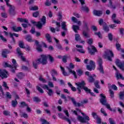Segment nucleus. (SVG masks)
I'll return each instance as SVG.
<instances>
[{
    "mask_svg": "<svg viewBox=\"0 0 124 124\" xmlns=\"http://www.w3.org/2000/svg\"><path fill=\"white\" fill-rule=\"evenodd\" d=\"M93 13L95 16H100V15L102 14V12L100 11L94 10L93 12Z\"/></svg>",
    "mask_w": 124,
    "mask_h": 124,
    "instance_id": "nucleus-26",
    "label": "nucleus"
},
{
    "mask_svg": "<svg viewBox=\"0 0 124 124\" xmlns=\"http://www.w3.org/2000/svg\"><path fill=\"white\" fill-rule=\"evenodd\" d=\"M109 122L110 124H116L115 121H114L112 118L109 119Z\"/></svg>",
    "mask_w": 124,
    "mask_h": 124,
    "instance_id": "nucleus-55",
    "label": "nucleus"
},
{
    "mask_svg": "<svg viewBox=\"0 0 124 124\" xmlns=\"http://www.w3.org/2000/svg\"><path fill=\"white\" fill-rule=\"evenodd\" d=\"M17 77L18 78H22V77H23V74L22 73H19L18 74H17Z\"/></svg>",
    "mask_w": 124,
    "mask_h": 124,
    "instance_id": "nucleus-64",
    "label": "nucleus"
},
{
    "mask_svg": "<svg viewBox=\"0 0 124 124\" xmlns=\"http://www.w3.org/2000/svg\"><path fill=\"white\" fill-rule=\"evenodd\" d=\"M89 53L91 54V55H94L95 52H97L96 48L94 47L93 46H89L88 48Z\"/></svg>",
    "mask_w": 124,
    "mask_h": 124,
    "instance_id": "nucleus-15",
    "label": "nucleus"
},
{
    "mask_svg": "<svg viewBox=\"0 0 124 124\" xmlns=\"http://www.w3.org/2000/svg\"><path fill=\"white\" fill-rule=\"evenodd\" d=\"M33 101H34L35 102H40V99L35 97L33 98Z\"/></svg>",
    "mask_w": 124,
    "mask_h": 124,
    "instance_id": "nucleus-52",
    "label": "nucleus"
},
{
    "mask_svg": "<svg viewBox=\"0 0 124 124\" xmlns=\"http://www.w3.org/2000/svg\"><path fill=\"white\" fill-rule=\"evenodd\" d=\"M38 15H39V12H36L33 13V17H34L35 18H37Z\"/></svg>",
    "mask_w": 124,
    "mask_h": 124,
    "instance_id": "nucleus-48",
    "label": "nucleus"
},
{
    "mask_svg": "<svg viewBox=\"0 0 124 124\" xmlns=\"http://www.w3.org/2000/svg\"><path fill=\"white\" fill-rule=\"evenodd\" d=\"M104 59H106L109 62H112V58H114V53L110 50H106L103 55Z\"/></svg>",
    "mask_w": 124,
    "mask_h": 124,
    "instance_id": "nucleus-8",
    "label": "nucleus"
},
{
    "mask_svg": "<svg viewBox=\"0 0 124 124\" xmlns=\"http://www.w3.org/2000/svg\"><path fill=\"white\" fill-rule=\"evenodd\" d=\"M68 98H69V99H71V100H72L75 106H77V107H80V106H81V104L79 103H76L74 98L71 97L70 96H68Z\"/></svg>",
    "mask_w": 124,
    "mask_h": 124,
    "instance_id": "nucleus-20",
    "label": "nucleus"
},
{
    "mask_svg": "<svg viewBox=\"0 0 124 124\" xmlns=\"http://www.w3.org/2000/svg\"><path fill=\"white\" fill-rule=\"evenodd\" d=\"M75 66L72 63H70L69 65V67H67V68L69 71V73H71V74H73L74 75L75 78L76 79L77 78V75H76V72L74 70H72L71 69L74 68ZM71 68V69H70Z\"/></svg>",
    "mask_w": 124,
    "mask_h": 124,
    "instance_id": "nucleus-11",
    "label": "nucleus"
},
{
    "mask_svg": "<svg viewBox=\"0 0 124 124\" xmlns=\"http://www.w3.org/2000/svg\"><path fill=\"white\" fill-rule=\"evenodd\" d=\"M78 120L80 123H87V121H90V117L86 115L84 116V118H83L82 116H78Z\"/></svg>",
    "mask_w": 124,
    "mask_h": 124,
    "instance_id": "nucleus-13",
    "label": "nucleus"
},
{
    "mask_svg": "<svg viewBox=\"0 0 124 124\" xmlns=\"http://www.w3.org/2000/svg\"><path fill=\"white\" fill-rule=\"evenodd\" d=\"M67 58H68V56H63L62 58V62H66V60H67Z\"/></svg>",
    "mask_w": 124,
    "mask_h": 124,
    "instance_id": "nucleus-59",
    "label": "nucleus"
},
{
    "mask_svg": "<svg viewBox=\"0 0 124 124\" xmlns=\"http://www.w3.org/2000/svg\"><path fill=\"white\" fill-rule=\"evenodd\" d=\"M18 21L19 22H22L23 23H26L27 24L29 23V20L27 19L18 18Z\"/></svg>",
    "mask_w": 124,
    "mask_h": 124,
    "instance_id": "nucleus-34",
    "label": "nucleus"
},
{
    "mask_svg": "<svg viewBox=\"0 0 124 124\" xmlns=\"http://www.w3.org/2000/svg\"><path fill=\"white\" fill-rule=\"evenodd\" d=\"M7 54H9V50L7 49H3L2 51V56L3 58H6Z\"/></svg>",
    "mask_w": 124,
    "mask_h": 124,
    "instance_id": "nucleus-21",
    "label": "nucleus"
},
{
    "mask_svg": "<svg viewBox=\"0 0 124 124\" xmlns=\"http://www.w3.org/2000/svg\"><path fill=\"white\" fill-rule=\"evenodd\" d=\"M39 80H40V81H41V82H43V83H46L47 82V81H46V79H44L42 77H40Z\"/></svg>",
    "mask_w": 124,
    "mask_h": 124,
    "instance_id": "nucleus-54",
    "label": "nucleus"
},
{
    "mask_svg": "<svg viewBox=\"0 0 124 124\" xmlns=\"http://www.w3.org/2000/svg\"><path fill=\"white\" fill-rule=\"evenodd\" d=\"M75 84L76 85V86H77V89L78 92V93H81V89H83V90H84V91H85L86 93H91V95H93V96H95L94 93L91 92V90L89 89L88 87L85 86H86V83H85V81H82L81 82L76 83Z\"/></svg>",
    "mask_w": 124,
    "mask_h": 124,
    "instance_id": "nucleus-2",
    "label": "nucleus"
},
{
    "mask_svg": "<svg viewBox=\"0 0 124 124\" xmlns=\"http://www.w3.org/2000/svg\"><path fill=\"white\" fill-rule=\"evenodd\" d=\"M12 30H13V31H22V28L16 27V26H14L12 27Z\"/></svg>",
    "mask_w": 124,
    "mask_h": 124,
    "instance_id": "nucleus-23",
    "label": "nucleus"
},
{
    "mask_svg": "<svg viewBox=\"0 0 124 124\" xmlns=\"http://www.w3.org/2000/svg\"><path fill=\"white\" fill-rule=\"evenodd\" d=\"M108 38L109 40H110V41H112V40H113V34H112V33H108Z\"/></svg>",
    "mask_w": 124,
    "mask_h": 124,
    "instance_id": "nucleus-44",
    "label": "nucleus"
},
{
    "mask_svg": "<svg viewBox=\"0 0 124 124\" xmlns=\"http://www.w3.org/2000/svg\"><path fill=\"white\" fill-rule=\"evenodd\" d=\"M83 35L85 36V37L86 38H90L91 37V36L90 35V34L87 33V31H89V23L88 22L86 21H83Z\"/></svg>",
    "mask_w": 124,
    "mask_h": 124,
    "instance_id": "nucleus-7",
    "label": "nucleus"
},
{
    "mask_svg": "<svg viewBox=\"0 0 124 124\" xmlns=\"http://www.w3.org/2000/svg\"><path fill=\"white\" fill-rule=\"evenodd\" d=\"M6 4H7V6L10 8V13L12 15H14L15 14V7L11 5L10 4H9V0H4Z\"/></svg>",
    "mask_w": 124,
    "mask_h": 124,
    "instance_id": "nucleus-12",
    "label": "nucleus"
},
{
    "mask_svg": "<svg viewBox=\"0 0 124 124\" xmlns=\"http://www.w3.org/2000/svg\"><path fill=\"white\" fill-rule=\"evenodd\" d=\"M41 124H50L48 121L44 119H41Z\"/></svg>",
    "mask_w": 124,
    "mask_h": 124,
    "instance_id": "nucleus-38",
    "label": "nucleus"
},
{
    "mask_svg": "<svg viewBox=\"0 0 124 124\" xmlns=\"http://www.w3.org/2000/svg\"><path fill=\"white\" fill-rule=\"evenodd\" d=\"M46 38L47 41L49 43L52 42V40L51 39V36H50V34L47 33L46 34Z\"/></svg>",
    "mask_w": 124,
    "mask_h": 124,
    "instance_id": "nucleus-32",
    "label": "nucleus"
},
{
    "mask_svg": "<svg viewBox=\"0 0 124 124\" xmlns=\"http://www.w3.org/2000/svg\"><path fill=\"white\" fill-rule=\"evenodd\" d=\"M31 23L34 26H36L38 29H42L43 25H45V24H46V17L45 16H43L41 19V21L38 22V23L35 22L34 20H31Z\"/></svg>",
    "mask_w": 124,
    "mask_h": 124,
    "instance_id": "nucleus-5",
    "label": "nucleus"
},
{
    "mask_svg": "<svg viewBox=\"0 0 124 124\" xmlns=\"http://www.w3.org/2000/svg\"><path fill=\"white\" fill-rule=\"evenodd\" d=\"M51 73L52 76L58 75V72H57V71L55 69L51 70Z\"/></svg>",
    "mask_w": 124,
    "mask_h": 124,
    "instance_id": "nucleus-35",
    "label": "nucleus"
},
{
    "mask_svg": "<svg viewBox=\"0 0 124 124\" xmlns=\"http://www.w3.org/2000/svg\"><path fill=\"white\" fill-rule=\"evenodd\" d=\"M119 98L122 100H124V90L119 93Z\"/></svg>",
    "mask_w": 124,
    "mask_h": 124,
    "instance_id": "nucleus-30",
    "label": "nucleus"
},
{
    "mask_svg": "<svg viewBox=\"0 0 124 124\" xmlns=\"http://www.w3.org/2000/svg\"><path fill=\"white\" fill-rule=\"evenodd\" d=\"M92 115L94 119H95L96 120L98 118V116H97V114L95 112H92Z\"/></svg>",
    "mask_w": 124,
    "mask_h": 124,
    "instance_id": "nucleus-46",
    "label": "nucleus"
},
{
    "mask_svg": "<svg viewBox=\"0 0 124 124\" xmlns=\"http://www.w3.org/2000/svg\"><path fill=\"white\" fill-rule=\"evenodd\" d=\"M94 85H95L96 88L99 89V85H98V81H95Z\"/></svg>",
    "mask_w": 124,
    "mask_h": 124,
    "instance_id": "nucleus-63",
    "label": "nucleus"
},
{
    "mask_svg": "<svg viewBox=\"0 0 124 124\" xmlns=\"http://www.w3.org/2000/svg\"><path fill=\"white\" fill-rule=\"evenodd\" d=\"M30 10H33V11L38 10V7L37 6L31 7L30 8Z\"/></svg>",
    "mask_w": 124,
    "mask_h": 124,
    "instance_id": "nucleus-43",
    "label": "nucleus"
},
{
    "mask_svg": "<svg viewBox=\"0 0 124 124\" xmlns=\"http://www.w3.org/2000/svg\"><path fill=\"white\" fill-rule=\"evenodd\" d=\"M54 39L55 42H56V43L57 44V47H58V49H62V46H61V45L58 44L59 43V40H58L56 38H54Z\"/></svg>",
    "mask_w": 124,
    "mask_h": 124,
    "instance_id": "nucleus-31",
    "label": "nucleus"
},
{
    "mask_svg": "<svg viewBox=\"0 0 124 124\" xmlns=\"http://www.w3.org/2000/svg\"><path fill=\"white\" fill-rule=\"evenodd\" d=\"M97 62L99 65H102V59H101L100 58H99L97 60Z\"/></svg>",
    "mask_w": 124,
    "mask_h": 124,
    "instance_id": "nucleus-47",
    "label": "nucleus"
},
{
    "mask_svg": "<svg viewBox=\"0 0 124 124\" xmlns=\"http://www.w3.org/2000/svg\"><path fill=\"white\" fill-rule=\"evenodd\" d=\"M116 64L121 69V70H124V62H121L120 60L117 59L115 61Z\"/></svg>",
    "mask_w": 124,
    "mask_h": 124,
    "instance_id": "nucleus-14",
    "label": "nucleus"
},
{
    "mask_svg": "<svg viewBox=\"0 0 124 124\" xmlns=\"http://www.w3.org/2000/svg\"><path fill=\"white\" fill-rule=\"evenodd\" d=\"M101 113L104 115L105 117L107 116V113H106V112L105 111V109L103 108H101L100 110Z\"/></svg>",
    "mask_w": 124,
    "mask_h": 124,
    "instance_id": "nucleus-39",
    "label": "nucleus"
},
{
    "mask_svg": "<svg viewBox=\"0 0 124 124\" xmlns=\"http://www.w3.org/2000/svg\"><path fill=\"white\" fill-rule=\"evenodd\" d=\"M104 30L105 31H109V27L107 26V25H105L104 27Z\"/></svg>",
    "mask_w": 124,
    "mask_h": 124,
    "instance_id": "nucleus-61",
    "label": "nucleus"
},
{
    "mask_svg": "<svg viewBox=\"0 0 124 124\" xmlns=\"http://www.w3.org/2000/svg\"><path fill=\"white\" fill-rule=\"evenodd\" d=\"M8 76V72L6 71V70H0V77L2 78V79H4L5 78H7Z\"/></svg>",
    "mask_w": 124,
    "mask_h": 124,
    "instance_id": "nucleus-16",
    "label": "nucleus"
},
{
    "mask_svg": "<svg viewBox=\"0 0 124 124\" xmlns=\"http://www.w3.org/2000/svg\"><path fill=\"white\" fill-rule=\"evenodd\" d=\"M77 72L78 76H81V75H83V71H82L81 69H78L77 70Z\"/></svg>",
    "mask_w": 124,
    "mask_h": 124,
    "instance_id": "nucleus-42",
    "label": "nucleus"
},
{
    "mask_svg": "<svg viewBox=\"0 0 124 124\" xmlns=\"http://www.w3.org/2000/svg\"><path fill=\"white\" fill-rule=\"evenodd\" d=\"M60 68L64 76H68L70 75L69 73H68L67 72H65V71L64 70V68L62 66H61Z\"/></svg>",
    "mask_w": 124,
    "mask_h": 124,
    "instance_id": "nucleus-22",
    "label": "nucleus"
},
{
    "mask_svg": "<svg viewBox=\"0 0 124 124\" xmlns=\"http://www.w3.org/2000/svg\"><path fill=\"white\" fill-rule=\"evenodd\" d=\"M84 62L87 64L86 67L88 70L92 71V70H94L95 69V63L93 61H89L88 59H86L84 60Z\"/></svg>",
    "mask_w": 124,
    "mask_h": 124,
    "instance_id": "nucleus-3",
    "label": "nucleus"
},
{
    "mask_svg": "<svg viewBox=\"0 0 124 124\" xmlns=\"http://www.w3.org/2000/svg\"><path fill=\"white\" fill-rule=\"evenodd\" d=\"M26 39L28 42H33V40H32V39H31V36L30 35H28L26 37Z\"/></svg>",
    "mask_w": 124,
    "mask_h": 124,
    "instance_id": "nucleus-36",
    "label": "nucleus"
},
{
    "mask_svg": "<svg viewBox=\"0 0 124 124\" xmlns=\"http://www.w3.org/2000/svg\"><path fill=\"white\" fill-rule=\"evenodd\" d=\"M18 104V102H17V100H13L12 101V105L13 107H16V105Z\"/></svg>",
    "mask_w": 124,
    "mask_h": 124,
    "instance_id": "nucleus-41",
    "label": "nucleus"
},
{
    "mask_svg": "<svg viewBox=\"0 0 124 124\" xmlns=\"http://www.w3.org/2000/svg\"><path fill=\"white\" fill-rule=\"evenodd\" d=\"M79 2H80L81 8L80 9L81 11H84V12H89V8L86 5V0H78Z\"/></svg>",
    "mask_w": 124,
    "mask_h": 124,
    "instance_id": "nucleus-9",
    "label": "nucleus"
},
{
    "mask_svg": "<svg viewBox=\"0 0 124 124\" xmlns=\"http://www.w3.org/2000/svg\"><path fill=\"white\" fill-rule=\"evenodd\" d=\"M40 86L44 89V90H47V94L49 96H52L53 94H54V91L52 89L49 88V86L46 84H43L42 85H40Z\"/></svg>",
    "mask_w": 124,
    "mask_h": 124,
    "instance_id": "nucleus-10",
    "label": "nucleus"
},
{
    "mask_svg": "<svg viewBox=\"0 0 124 124\" xmlns=\"http://www.w3.org/2000/svg\"><path fill=\"white\" fill-rule=\"evenodd\" d=\"M9 35L11 36V37H12L14 42H15V40L14 39V38H13V36H16V37H18L19 36V34H16L15 33H9Z\"/></svg>",
    "mask_w": 124,
    "mask_h": 124,
    "instance_id": "nucleus-27",
    "label": "nucleus"
},
{
    "mask_svg": "<svg viewBox=\"0 0 124 124\" xmlns=\"http://www.w3.org/2000/svg\"><path fill=\"white\" fill-rule=\"evenodd\" d=\"M16 52L19 56H21V55H23V53L21 52V49L20 48L18 47L16 49Z\"/></svg>",
    "mask_w": 124,
    "mask_h": 124,
    "instance_id": "nucleus-45",
    "label": "nucleus"
},
{
    "mask_svg": "<svg viewBox=\"0 0 124 124\" xmlns=\"http://www.w3.org/2000/svg\"><path fill=\"white\" fill-rule=\"evenodd\" d=\"M96 77V76L95 75H93V76L89 77V78H88V81L90 82V83H92L94 81V79L93 78Z\"/></svg>",
    "mask_w": 124,
    "mask_h": 124,
    "instance_id": "nucleus-28",
    "label": "nucleus"
},
{
    "mask_svg": "<svg viewBox=\"0 0 124 124\" xmlns=\"http://www.w3.org/2000/svg\"><path fill=\"white\" fill-rule=\"evenodd\" d=\"M109 93H110V97L111 98H113V97H114V92H113V91L109 89Z\"/></svg>",
    "mask_w": 124,
    "mask_h": 124,
    "instance_id": "nucleus-53",
    "label": "nucleus"
},
{
    "mask_svg": "<svg viewBox=\"0 0 124 124\" xmlns=\"http://www.w3.org/2000/svg\"><path fill=\"white\" fill-rule=\"evenodd\" d=\"M56 25L57 26V28H56V31H60V28H61V24L60 22H56Z\"/></svg>",
    "mask_w": 124,
    "mask_h": 124,
    "instance_id": "nucleus-40",
    "label": "nucleus"
},
{
    "mask_svg": "<svg viewBox=\"0 0 124 124\" xmlns=\"http://www.w3.org/2000/svg\"><path fill=\"white\" fill-rule=\"evenodd\" d=\"M3 87H4L5 89H7L8 90L9 89L8 86H7V84L4 81L3 82Z\"/></svg>",
    "mask_w": 124,
    "mask_h": 124,
    "instance_id": "nucleus-60",
    "label": "nucleus"
},
{
    "mask_svg": "<svg viewBox=\"0 0 124 124\" xmlns=\"http://www.w3.org/2000/svg\"><path fill=\"white\" fill-rule=\"evenodd\" d=\"M27 106L28 105H27L24 102H22L20 103V107H24L25 106L27 107Z\"/></svg>",
    "mask_w": 124,
    "mask_h": 124,
    "instance_id": "nucleus-58",
    "label": "nucleus"
},
{
    "mask_svg": "<svg viewBox=\"0 0 124 124\" xmlns=\"http://www.w3.org/2000/svg\"><path fill=\"white\" fill-rule=\"evenodd\" d=\"M61 27L62 29V30H64V31H67V29L66 28V22L63 21L62 23Z\"/></svg>",
    "mask_w": 124,
    "mask_h": 124,
    "instance_id": "nucleus-29",
    "label": "nucleus"
},
{
    "mask_svg": "<svg viewBox=\"0 0 124 124\" xmlns=\"http://www.w3.org/2000/svg\"><path fill=\"white\" fill-rule=\"evenodd\" d=\"M37 90H38V91H39V92H40L41 93H44V91H43V90H42L41 88L38 86H37Z\"/></svg>",
    "mask_w": 124,
    "mask_h": 124,
    "instance_id": "nucleus-56",
    "label": "nucleus"
},
{
    "mask_svg": "<svg viewBox=\"0 0 124 124\" xmlns=\"http://www.w3.org/2000/svg\"><path fill=\"white\" fill-rule=\"evenodd\" d=\"M49 58L50 62H54V58L50 55H44L42 54L40 56V58L33 62V66L34 68H37V65L42 63V64H47V59Z\"/></svg>",
    "mask_w": 124,
    "mask_h": 124,
    "instance_id": "nucleus-1",
    "label": "nucleus"
},
{
    "mask_svg": "<svg viewBox=\"0 0 124 124\" xmlns=\"http://www.w3.org/2000/svg\"><path fill=\"white\" fill-rule=\"evenodd\" d=\"M100 96L101 97L100 101V103L102 104V105H104L105 106H106V108H107L108 110H109V111H113V109L111 108L110 104L107 103L106 96H105L103 94H100Z\"/></svg>",
    "mask_w": 124,
    "mask_h": 124,
    "instance_id": "nucleus-6",
    "label": "nucleus"
},
{
    "mask_svg": "<svg viewBox=\"0 0 124 124\" xmlns=\"http://www.w3.org/2000/svg\"><path fill=\"white\" fill-rule=\"evenodd\" d=\"M72 29L75 32H78L77 31H79V30H80V27L78 25H74L72 26Z\"/></svg>",
    "mask_w": 124,
    "mask_h": 124,
    "instance_id": "nucleus-24",
    "label": "nucleus"
},
{
    "mask_svg": "<svg viewBox=\"0 0 124 124\" xmlns=\"http://www.w3.org/2000/svg\"><path fill=\"white\" fill-rule=\"evenodd\" d=\"M108 88L109 89V90L111 88V89H113V90H114V91H118V87H117L115 85H111V84H108Z\"/></svg>",
    "mask_w": 124,
    "mask_h": 124,
    "instance_id": "nucleus-25",
    "label": "nucleus"
},
{
    "mask_svg": "<svg viewBox=\"0 0 124 124\" xmlns=\"http://www.w3.org/2000/svg\"><path fill=\"white\" fill-rule=\"evenodd\" d=\"M12 62L13 65H10L7 62H5L4 63L3 66H4V67H10L11 68V72L13 73H14V72H15V70H16V69L18 67V64L17 63V62L14 59H13L12 60Z\"/></svg>",
    "mask_w": 124,
    "mask_h": 124,
    "instance_id": "nucleus-4",
    "label": "nucleus"
},
{
    "mask_svg": "<svg viewBox=\"0 0 124 124\" xmlns=\"http://www.w3.org/2000/svg\"><path fill=\"white\" fill-rule=\"evenodd\" d=\"M93 38H90L87 40V43H88V44H93Z\"/></svg>",
    "mask_w": 124,
    "mask_h": 124,
    "instance_id": "nucleus-51",
    "label": "nucleus"
},
{
    "mask_svg": "<svg viewBox=\"0 0 124 124\" xmlns=\"http://www.w3.org/2000/svg\"><path fill=\"white\" fill-rule=\"evenodd\" d=\"M94 34L95 35H97L99 38H102V36L101 35L100 32H95Z\"/></svg>",
    "mask_w": 124,
    "mask_h": 124,
    "instance_id": "nucleus-49",
    "label": "nucleus"
},
{
    "mask_svg": "<svg viewBox=\"0 0 124 124\" xmlns=\"http://www.w3.org/2000/svg\"><path fill=\"white\" fill-rule=\"evenodd\" d=\"M71 20L74 23H76L78 26H81L82 25V22H81L80 20H78V19H77V18L74 16L72 17Z\"/></svg>",
    "mask_w": 124,
    "mask_h": 124,
    "instance_id": "nucleus-18",
    "label": "nucleus"
},
{
    "mask_svg": "<svg viewBox=\"0 0 124 124\" xmlns=\"http://www.w3.org/2000/svg\"><path fill=\"white\" fill-rule=\"evenodd\" d=\"M48 85L49 88H54V84H53V82L49 81L48 83Z\"/></svg>",
    "mask_w": 124,
    "mask_h": 124,
    "instance_id": "nucleus-57",
    "label": "nucleus"
},
{
    "mask_svg": "<svg viewBox=\"0 0 124 124\" xmlns=\"http://www.w3.org/2000/svg\"><path fill=\"white\" fill-rule=\"evenodd\" d=\"M35 44L36 46V49L38 52H42V48L41 46L39 45V42L37 40L35 41Z\"/></svg>",
    "mask_w": 124,
    "mask_h": 124,
    "instance_id": "nucleus-19",
    "label": "nucleus"
},
{
    "mask_svg": "<svg viewBox=\"0 0 124 124\" xmlns=\"http://www.w3.org/2000/svg\"><path fill=\"white\" fill-rule=\"evenodd\" d=\"M98 69L101 73H104V70L103 69V66L102 65H99Z\"/></svg>",
    "mask_w": 124,
    "mask_h": 124,
    "instance_id": "nucleus-33",
    "label": "nucleus"
},
{
    "mask_svg": "<svg viewBox=\"0 0 124 124\" xmlns=\"http://www.w3.org/2000/svg\"><path fill=\"white\" fill-rule=\"evenodd\" d=\"M19 47H20V48H22V49H24V48H25V46H24V43L22 41L19 42Z\"/></svg>",
    "mask_w": 124,
    "mask_h": 124,
    "instance_id": "nucleus-50",
    "label": "nucleus"
},
{
    "mask_svg": "<svg viewBox=\"0 0 124 124\" xmlns=\"http://www.w3.org/2000/svg\"><path fill=\"white\" fill-rule=\"evenodd\" d=\"M113 68H114V70L116 71V72L115 73L116 77L117 79V80H119V79H122V80H124V78L123 77L122 74H120L118 71H117V68L115 66H113Z\"/></svg>",
    "mask_w": 124,
    "mask_h": 124,
    "instance_id": "nucleus-17",
    "label": "nucleus"
},
{
    "mask_svg": "<svg viewBox=\"0 0 124 124\" xmlns=\"http://www.w3.org/2000/svg\"><path fill=\"white\" fill-rule=\"evenodd\" d=\"M116 48L117 50H121V45H120V44H116Z\"/></svg>",
    "mask_w": 124,
    "mask_h": 124,
    "instance_id": "nucleus-62",
    "label": "nucleus"
},
{
    "mask_svg": "<svg viewBox=\"0 0 124 124\" xmlns=\"http://www.w3.org/2000/svg\"><path fill=\"white\" fill-rule=\"evenodd\" d=\"M75 39L76 41H79L80 39H81V37H80V35L79 34H76L75 35Z\"/></svg>",
    "mask_w": 124,
    "mask_h": 124,
    "instance_id": "nucleus-37",
    "label": "nucleus"
}]
</instances>
